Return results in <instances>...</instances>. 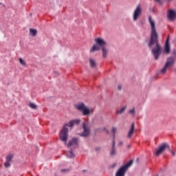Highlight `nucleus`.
I'll use <instances>...</instances> for the list:
<instances>
[{
	"mask_svg": "<svg viewBox=\"0 0 176 176\" xmlns=\"http://www.w3.org/2000/svg\"><path fill=\"white\" fill-rule=\"evenodd\" d=\"M79 145V140L77 138H72L70 141H69L67 146V148H72L73 149H76V148H78V146Z\"/></svg>",
	"mask_w": 176,
	"mask_h": 176,
	"instance_id": "0eeeda50",
	"label": "nucleus"
},
{
	"mask_svg": "<svg viewBox=\"0 0 176 176\" xmlns=\"http://www.w3.org/2000/svg\"><path fill=\"white\" fill-rule=\"evenodd\" d=\"M173 54H174V56H176V51H173Z\"/></svg>",
	"mask_w": 176,
	"mask_h": 176,
	"instance_id": "c9c22d12",
	"label": "nucleus"
},
{
	"mask_svg": "<svg viewBox=\"0 0 176 176\" xmlns=\"http://www.w3.org/2000/svg\"><path fill=\"white\" fill-rule=\"evenodd\" d=\"M174 64H175V56L168 58L164 67L161 69L162 74H165L167 68H168V67H173Z\"/></svg>",
	"mask_w": 176,
	"mask_h": 176,
	"instance_id": "39448f33",
	"label": "nucleus"
},
{
	"mask_svg": "<svg viewBox=\"0 0 176 176\" xmlns=\"http://www.w3.org/2000/svg\"><path fill=\"white\" fill-rule=\"evenodd\" d=\"M148 22L151 27L150 42L148 43L149 47H152L155 45V47L152 49L151 53L154 56L155 60H159V57L162 54V46L159 44V34L156 32V25L155 21L152 19V16H148Z\"/></svg>",
	"mask_w": 176,
	"mask_h": 176,
	"instance_id": "f257e3e1",
	"label": "nucleus"
},
{
	"mask_svg": "<svg viewBox=\"0 0 176 176\" xmlns=\"http://www.w3.org/2000/svg\"><path fill=\"white\" fill-rule=\"evenodd\" d=\"M133 134H134V123L131 124V129L127 135V138H131V137H133Z\"/></svg>",
	"mask_w": 176,
	"mask_h": 176,
	"instance_id": "2eb2a0df",
	"label": "nucleus"
},
{
	"mask_svg": "<svg viewBox=\"0 0 176 176\" xmlns=\"http://www.w3.org/2000/svg\"><path fill=\"white\" fill-rule=\"evenodd\" d=\"M83 132L78 133V135L82 137L83 138H87L89 137V126L86 124V122L82 123Z\"/></svg>",
	"mask_w": 176,
	"mask_h": 176,
	"instance_id": "6e6552de",
	"label": "nucleus"
},
{
	"mask_svg": "<svg viewBox=\"0 0 176 176\" xmlns=\"http://www.w3.org/2000/svg\"><path fill=\"white\" fill-rule=\"evenodd\" d=\"M118 145H119V146H122V145H123V142H120L118 143Z\"/></svg>",
	"mask_w": 176,
	"mask_h": 176,
	"instance_id": "72a5a7b5",
	"label": "nucleus"
},
{
	"mask_svg": "<svg viewBox=\"0 0 176 176\" xmlns=\"http://www.w3.org/2000/svg\"><path fill=\"white\" fill-rule=\"evenodd\" d=\"M76 109H78V111H80L82 113V115L86 116L89 115V108L86 107L85 105V103L80 102L77 104L74 105Z\"/></svg>",
	"mask_w": 176,
	"mask_h": 176,
	"instance_id": "423d86ee",
	"label": "nucleus"
},
{
	"mask_svg": "<svg viewBox=\"0 0 176 176\" xmlns=\"http://www.w3.org/2000/svg\"><path fill=\"white\" fill-rule=\"evenodd\" d=\"M29 107L30 108H32V109H36V108H38L36 104H35L34 103H32V102L29 103Z\"/></svg>",
	"mask_w": 176,
	"mask_h": 176,
	"instance_id": "4be33fe9",
	"label": "nucleus"
},
{
	"mask_svg": "<svg viewBox=\"0 0 176 176\" xmlns=\"http://www.w3.org/2000/svg\"><path fill=\"white\" fill-rule=\"evenodd\" d=\"M4 166H5V167H6V168L10 167V162L6 161V162L4 163Z\"/></svg>",
	"mask_w": 176,
	"mask_h": 176,
	"instance_id": "a878e982",
	"label": "nucleus"
},
{
	"mask_svg": "<svg viewBox=\"0 0 176 176\" xmlns=\"http://www.w3.org/2000/svg\"><path fill=\"white\" fill-rule=\"evenodd\" d=\"M116 127H112L111 132L113 133V140H115L116 134Z\"/></svg>",
	"mask_w": 176,
	"mask_h": 176,
	"instance_id": "412c9836",
	"label": "nucleus"
},
{
	"mask_svg": "<svg viewBox=\"0 0 176 176\" xmlns=\"http://www.w3.org/2000/svg\"><path fill=\"white\" fill-rule=\"evenodd\" d=\"M133 164V160H129L125 165L121 166L117 173H116V176H124L126 175V173L129 170V168Z\"/></svg>",
	"mask_w": 176,
	"mask_h": 176,
	"instance_id": "20e7f679",
	"label": "nucleus"
},
{
	"mask_svg": "<svg viewBox=\"0 0 176 176\" xmlns=\"http://www.w3.org/2000/svg\"><path fill=\"white\" fill-rule=\"evenodd\" d=\"M74 120H70L68 124H65L62 128V130L60 131L59 138L60 141L65 142V145H67V141L68 140V128H67V126L74 127Z\"/></svg>",
	"mask_w": 176,
	"mask_h": 176,
	"instance_id": "f03ea898",
	"label": "nucleus"
},
{
	"mask_svg": "<svg viewBox=\"0 0 176 176\" xmlns=\"http://www.w3.org/2000/svg\"><path fill=\"white\" fill-rule=\"evenodd\" d=\"M86 171H87L86 170H82V173H85V172H86Z\"/></svg>",
	"mask_w": 176,
	"mask_h": 176,
	"instance_id": "58836bf2",
	"label": "nucleus"
},
{
	"mask_svg": "<svg viewBox=\"0 0 176 176\" xmlns=\"http://www.w3.org/2000/svg\"><path fill=\"white\" fill-rule=\"evenodd\" d=\"M118 90H122V85H119L118 86Z\"/></svg>",
	"mask_w": 176,
	"mask_h": 176,
	"instance_id": "c756f323",
	"label": "nucleus"
},
{
	"mask_svg": "<svg viewBox=\"0 0 176 176\" xmlns=\"http://www.w3.org/2000/svg\"><path fill=\"white\" fill-rule=\"evenodd\" d=\"M12 159H13V155L10 154L6 157V162H12Z\"/></svg>",
	"mask_w": 176,
	"mask_h": 176,
	"instance_id": "5701e85b",
	"label": "nucleus"
},
{
	"mask_svg": "<svg viewBox=\"0 0 176 176\" xmlns=\"http://www.w3.org/2000/svg\"><path fill=\"white\" fill-rule=\"evenodd\" d=\"M96 45H94L91 49L90 50V52L92 53V52H98V50H100V47L102 49V47H105L106 42L104 41V39L101 38H97L95 39Z\"/></svg>",
	"mask_w": 176,
	"mask_h": 176,
	"instance_id": "7ed1b4c3",
	"label": "nucleus"
},
{
	"mask_svg": "<svg viewBox=\"0 0 176 176\" xmlns=\"http://www.w3.org/2000/svg\"><path fill=\"white\" fill-rule=\"evenodd\" d=\"M170 37H167L166 42H165V45H164V53H166V54H170Z\"/></svg>",
	"mask_w": 176,
	"mask_h": 176,
	"instance_id": "f8f14e48",
	"label": "nucleus"
},
{
	"mask_svg": "<svg viewBox=\"0 0 176 176\" xmlns=\"http://www.w3.org/2000/svg\"><path fill=\"white\" fill-rule=\"evenodd\" d=\"M170 152H171V154L173 155V156H175V153L174 151H170Z\"/></svg>",
	"mask_w": 176,
	"mask_h": 176,
	"instance_id": "f704fd0d",
	"label": "nucleus"
},
{
	"mask_svg": "<svg viewBox=\"0 0 176 176\" xmlns=\"http://www.w3.org/2000/svg\"><path fill=\"white\" fill-rule=\"evenodd\" d=\"M126 111V107H122L120 110H117L116 114L117 115H122V113Z\"/></svg>",
	"mask_w": 176,
	"mask_h": 176,
	"instance_id": "aec40b11",
	"label": "nucleus"
},
{
	"mask_svg": "<svg viewBox=\"0 0 176 176\" xmlns=\"http://www.w3.org/2000/svg\"><path fill=\"white\" fill-rule=\"evenodd\" d=\"M75 148H71L69 150V151L68 152V154H67V157H69V159H72L74 157H75V154H74V150Z\"/></svg>",
	"mask_w": 176,
	"mask_h": 176,
	"instance_id": "f3484780",
	"label": "nucleus"
},
{
	"mask_svg": "<svg viewBox=\"0 0 176 176\" xmlns=\"http://www.w3.org/2000/svg\"><path fill=\"white\" fill-rule=\"evenodd\" d=\"M30 34H31L32 36H36V34H38V31L35 29H30Z\"/></svg>",
	"mask_w": 176,
	"mask_h": 176,
	"instance_id": "6ab92c4d",
	"label": "nucleus"
},
{
	"mask_svg": "<svg viewBox=\"0 0 176 176\" xmlns=\"http://www.w3.org/2000/svg\"><path fill=\"white\" fill-rule=\"evenodd\" d=\"M115 145H116V141L115 140H113L112 148L110 151L111 156H115V155H116V148H115Z\"/></svg>",
	"mask_w": 176,
	"mask_h": 176,
	"instance_id": "4468645a",
	"label": "nucleus"
},
{
	"mask_svg": "<svg viewBox=\"0 0 176 176\" xmlns=\"http://www.w3.org/2000/svg\"><path fill=\"white\" fill-rule=\"evenodd\" d=\"M73 122L74 123V124H79V123H80V120L77 119V120H73Z\"/></svg>",
	"mask_w": 176,
	"mask_h": 176,
	"instance_id": "bb28decb",
	"label": "nucleus"
},
{
	"mask_svg": "<svg viewBox=\"0 0 176 176\" xmlns=\"http://www.w3.org/2000/svg\"><path fill=\"white\" fill-rule=\"evenodd\" d=\"M128 148H131V145H128Z\"/></svg>",
	"mask_w": 176,
	"mask_h": 176,
	"instance_id": "4c0bfd02",
	"label": "nucleus"
},
{
	"mask_svg": "<svg viewBox=\"0 0 176 176\" xmlns=\"http://www.w3.org/2000/svg\"><path fill=\"white\" fill-rule=\"evenodd\" d=\"M96 151L97 152H98V151H101V148H100V147H96Z\"/></svg>",
	"mask_w": 176,
	"mask_h": 176,
	"instance_id": "2f4dec72",
	"label": "nucleus"
},
{
	"mask_svg": "<svg viewBox=\"0 0 176 176\" xmlns=\"http://www.w3.org/2000/svg\"><path fill=\"white\" fill-rule=\"evenodd\" d=\"M89 65L91 68H97V62L94 59H89Z\"/></svg>",
	"mask_w": 176,
	"mask_h": 176,
	"instance_id": "dca6fc26",
	"label": "nucleus"
},
{
	"mask_svg": "<svg viewBox=\"0 0 176 176\" xmlns=\"http://www.w3.org/2000/svg\"><path fill=\"white\" fill-rule=\"evenodd\" d=\"M53 74L54 75V76H58V72H54Z\"/></svg>",
	"mask_w": 176,
	"mask_h": 176,
	"instance_id": "c85d7f7f",
	"label": "nucleus"
},
{
	"mask_svg": "<svg viewBox=\"0 0 176 176\" xmlns=\"http://www.w3.org/2000/svg\"><path fill=\"white\" fill-rule=\"evenodd\" d=\"M102 52L103 58H107L108 56V50L104 47L102 48Z\"/></svg>",
	"mask_w": 176,
	"mask_h": 176,
	"instance_id": "a211bd4d",
	"label": "nucleus"
},
{
	"mask_svg": "<svg viewBox=\"0 0 176 176\" xmlns=\"http://www.w3.org/2000/svg\"><path fill=\"white\" fill-rule=\"evenodd\" d=\"M93 113V109L89 110V115Z\"/></svg>",
	"mask_w": 176,
	"mask_h": 176,
	"instance_id": "7c9ffc66",
	"label": "nucleus"
},
{
	"mask_svg": "<svg viewBox=\"0 0 176 176\" xmlns=\"http://www.w3.org/2000/svg\"><path fill=\"white\" fill-rule=\"evenodd\" d=\"M166 148H169L168 144H163L161 146H160L158 150L155 152L156 156H160L161 153H163V152L166 151Z\"/></svg>",
	"mask_w": 176,
	"mask_h": 176,
	"instance_id": "9d476101",
	"label": "nucleus"
},
{
	"mask_svg": "<svg viewBox=\"0 0 176 176\" xmlns=\"http://www.w3.org/2000/svg\"><path fill=\"white\" fill-rule=\"evenodd\" d=\"M19 63H20V64H21V65H24V66H25V61H24V60H23V58H19Z\"/></svg>",
	"mask_w": 176,
	"mask_h": 176,
	"instance_id": "393cba45",
	"label": "nucleus"
},
{
	"mask_svg": "<svg viewBox=\"0 0 176 176\" xmlns=\"http://www.w3.org/2000/svg\"><path fill=\"white\" fill-rule=\"evenodd\" d=\"M142 13L141 6H138L133 12V21H137Z\"/></svg>",
	"mask_w": 176,
	"mask_h": 176,
	"instance_id": "1a4fd4ad",
	"label": "nucleus"
},
{
	"mask_svg": "<svg viewBox=\"0 0 176 176\" xmlns=\"http://www.w3.org/2000/svg\"><path fill=\"white\" fill-rule=\"evenodd\" d=\"M166 148H169L168 144H163L161 146H160L158 150L155 152L156 156H160L161 153H163V152L166 151Z\"/></svg>",
	"mask_w": 176,
	"mask_h": 176,
	"instance_id": "9b49d317",
	"label": "nucleus"
},
{
	"mask_svg": "<svg viewBox=\"0 0 176 176\" xmlns=\"http://www.w3.org/2000/svg\"><path fill=\"white\" fill-rule=\"evenodd\" d=\"M106 132H107V134H109V131L106 130Z\"/></svg>",
	"mask_w": 176,
	"mask_h": 176,
	"instance_id": "e433bc0d",
	"label": "nucleus"
},
{
	"mask_svg": "<svg viewBox=\"0 0 176 176\" xmlns=\"http://www.w3.org/2000/svg\"><path fill=\"white\" fill-rule=\"evenodd\" d=\"M37 176H39V175H37Z\"/></svg>",
	"mask_w": 176,
	"mask_h": 176,
	"instance_id": "ea45409f",
	"label": "nucleus"
},
{
	"mask_svg": "<svg viewBox=\"0 0 176 176\" xmlns=\"http://www.w3.org/2000/svg\"><path fill=\"white\" fill-rule=\"evenodd\" d=\"M167 17L170 20V21H174L176 17L175 12H174V10H168Z\"/></svg>",
	"mask_w": 176,
	"mask_h": 176,
	"instance_id": "ddd939ff",
	"label": "nucleus"
},
{
	"mask_svg": "<svg viewBox=\"0 0 176 176\" xmlns=\"http://www.w3.org/2000/svg\"><path fill=\"white\" fill-rule=\"evenodd\" d=\"M155 2H159V3H160V2H162V0H155ZM168 2H170V1H171V0H168Z\"/></svg>",
	"mask_w": 176,
	"mask_h": 176,
	"instance_id": "473e14b6",
	"label": "nucleus"
},
{
	"mask_svg": "<svg viewBox=\"0 0 176 176\" xmlns=\"http://www.w3.org/2000/svg\"><path fill=\"white\" fill-rule=\"evenodd\" d=\"M71 171V169L66 168V169H61L60 173H63V174L65 173H69Z\"/></svg>",
	"mask_w": 176,
	"mask_h": 176,
	"instance_id": "b1692460",
	"label": "nucleus"
},
{
	"mask_svg": "<svg viewBox=\"0 0 176 176\" xmlns=\"http://www.w3.org/2000/svg\"><path fill=\"white\" fill-rule=\"evenodd\" d=\"M129 113H131V115H134V113H135V109H133L130 110Z\"/></svg>",
	"mask_w": 176,
	"mask_h": 176,
	"instance_id": "cd10ccee",
	"label": "nucleus"
}]
</instances>
